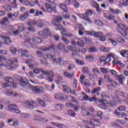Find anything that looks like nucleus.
<instances>
[{"label":"nucleus","instance_id":"4be33fe9","mask_svg":"<svg viewBox=\"0 0 128 128\" xmlns=\"http://www.w3.org/2000/svg\"><path fill=\"white\" fill-rule=\"evenodd\" d=\"M108 105L106 100H102L100 104H98V107L102 109L105 110L107 108Z\"/></svg>","mask_w":128,"mask_h":128},{"label":"nucleus","instance_id":"c9c22d12","mask_svg":"<svg viewBox=\"0 0 128 128\" xmlns=\"http://www.w3.org/2000/svg\"><path fill=\"white\" fill-rule=\"evenodd\" d=\"M60 8L61 10H64V12H68V7L66 5L62 4H60Z\"/></svg>","mask_w":128,"mask_h":128},{"label":"nucleus","instance_id":"5701e85b","mask_svg":"<svg viewBox=\"0 0 128 128\" xmlns=\"http://www.w3.org/2000/svg\"><path fill=\"white\" fill-rule=\"evenodd\" d=\"M58 49L64 52V54H68V51L66 50V46L64 43L60 42L58 45Z\"/></svg>","mask_w":128,"mask_h":128},{"label":"nucleus","instance_id":"4d7b16f0","mask_svg":"<svg viewBox=\"0 0 128 128\" xmlns=\"http://www.w3.org/2000/svg\"><path fill=\"white\" fill-rule=\"evenodd\" d=\"M68 115L72 117H75L76 114L74 112V111H72V110H68Z\"/></svg>","mask_w":128,"mask_h":128},{"label":"nucleus","instance_id":"a19ab883","mask_svg":"<svg viewBox=\"0 0 128 128\" xmlns=\"http://www.w3.org/2000/svg\"><path fill=\"white\" fill-rule=\"evenodd\" d=\"M64 74L65 77H66L68 78H72L74 77L73 74H70L68 72H64Z\"/></svg>","mask_w":128,"mask_h":128},{"label":"nucleus","instance_id":"864d4df0","mask_svg":"<svg viewBox=\"0 0 128 128\" xmlns=\"http://www.w3.org/2000/svg\"><path fill=\"white\" fill-rule=\"evenodd\" d=\"M100 50L105 53H106L109 52L110 49L108 48L102 46L100 47Z\"/></svg>","mask_w":128,"mask_h":128},{"label":"nucleus","instance_id":"3c124183","mask_svg":"<svg viewBox=\"0 0 128 128\" xmlns=\"http://www.w3.org/2000/svg\"><path fill=\"white\" fill-rule=\"evenodd\" d=\"M90 4L93 8H96L99 6L98 4L94 0H91L90 2Z\"/></svg>","mask_w":128,"mask_h":128},{"label":"nucleus","instance_id":"09e8293b","mask_svg":"<svg viewBox=\"0 0 128 128\" xmlns=\"http://www.w3.org/2000/svg\"><path fill=\"white\" fill-rule=\"evenodd\" d=\"M63 90L64 92L68 94L70 92V88L69 87L66 86V85H64Z\"/></svg>","mask_w":128,"mask_h":128},{"label":"nucleus","instance_id":"f03ea898","mask_svg":"<svg viewBox=\"0 0 128 128\" xmlns=\"http://www.w3.org/2000/svg\"><path fill=\"white\" fill-rule=\"evenodd\" d=\"M20 86L28 90H32L33 92L36 93H38L40 92V88L38 87H34L28 84V81L26 78H21L20 80Z\"/></svg>","mask_w":128,"mask_h":128},{"label":"nucleus","instance_id":"69168bd1","mask_svg":"<svg viewBox=\"0 0 128 128\" xmlns=\"http://www.w3.org/2000/svg\"><path fill=\"white\" fill-rule=\"evenodd\" d=\"M62 80V78L60 76H56V82L57 84L60 83L61 80Z\"/></svg>","mask_w":128,"mask_h":128},{"label":"nucleus","instance_id":"dca6fc26","mask_svg":"<svg viewBox=\"0 0 128 128\" xmlns=\"http://www.w3.org/2000/svg\"><path fill=\"white\" fill-rule=\"evenodd\" d=\"M38 34L40 36H42L44 38H46L49 36H51L50 32L48 28L45 29L44 30H40L38 32Z\"/></svg>","mask_w":128,"mask_h":128},{"label":"nucleus","instance_id":"338daca9","mask_svg":"<svg viewBox=\"0 0 128 128\" xmlns=\"http://www.w3.org/2000/svg\"><path fill=\"white\" fill-rule=\"evenodd\" d=\"M90 80L92 81L95 82L97 80V77L96 76L94 75H90Z\"/></svg>","mask_w":128,"mask_h":128},{"label":"nucleus","instance_id":"de8ad7c7","mask_svg":"<svg viewBox=\"0 0 128 128\" xmlns=\"http://www.w3.org/2000/svg\"><path fill=\"white\" fill-rule=\"evenodd\" d=\"M28 16V13H25L24 14L20 16V20H24Z\"/></svg>","mask_w":128,"mask_h":128},{"label":"nucleus","instance_id":"cd10ccee","mask_svg":"<svg viewBox=\"0 0 128 128\" xmlns=\"http://www.w3.org/2000/svg\"><path fill=\"white\" fill-rule=\"evenodd\" d=\"M52 124L58 128H67V126L66 125L60 123L52 122Z\"/></svg>","mask_w":128,"mask_h":128},{"label":"nucleus","instance_id":"f8f14e48","mask_svg":"<svg viewBox=\"0 0 128 128\" xmlns=\"http://www.w3.org/2000/svg\"><path fill=\"white\" fill-rule=\"evenodd\" d=\"M5 110L12 113L20 114L21 112L17 109L16 105L10 104L5 108Z\"/></svg>","mask_w":128,"mask_h":128},{"label":"nucleus","instance_id":"ea45409f","mask_svg":"<svg viewBox=\"0 0 128 128\" xmlns=\"http://www.w3.org/2000/svg\"><path fill=\"white\" fill-rule=\"evenodd\" d=\"M64 107V106L61 104H56L55 106V109L60 111V110H62V108Z\"/></svg>","mask_w":128,"mask_h":128},{"label":"nucleus","instance_id":"393cba45","mask_svg":"<svg viewBox=\"0 0 128 128\" xmlns=\"http://www.w3.org/2000/svg\"><path fill=\"white\" fill-rule=\"evenodd\" d=\"M44 21L43 20H38V21H36V26L38 28H42L44 26Z\"/></svg>","mask_w":128,"mask_h":128},{"label":"nucleus","instance_id":"9d476101","mask_svg":"<svg viewBox=\"0 0 128 128\" xmlns=\"http://www.w3.org/2000/svg\"><path fill=\"white\" fill-rule=\"evenodd\" d=\"M40 50L42 51L43 52H54V54H56L58 55L59 54L58 50H56V46L54 45V44H50V46H48L47 47H43L40 48Z\"/></svg>","mask_w":128,"mask_h":128},{"label":"nucleus","instance_id":"6ab92c4d","mask_svg":"<svg viewBox=\"0 0 128 128\" xmlns=\"http://www.w3.org/2000/svg\"><path fill=\"white\" fill-rule=\"evenodd\" d=\"M92 14V11H91V10H88V11H86V14L83 15L84 20H86L89 24H92V21L90 20L88 16H90Z\"/></svg>","mask_w":128,"mask_h":128},{"label":"nucleus","instance_id":"473e14b6","mask_svg":"<svg viewBox=\"0 0 128 128\" xmlns=\"http://www.w3.org/2000/svg\"><path fill=\"white\" fill-rule=\"evenodd\" d=\"M101 90V88L100 87H98L96 88H94V89L92 90V91L91 92V93L92 94H96L97 95H99L100 94V93L99 92V91H100Z\"/></svg>","mask_w":128,"mask_h":128},{"label":"nucleus","instance_id":"774afa93","mask_svg":"<svg viewBox=\"0 0 128 128\" xmlns=\"http://www.w3.org/2000/svg\"><path fill=\"white\" fill-rule=\"evenodd\" d=\"M100 70L102 74H107L108 72L106 69L104 68H100Z\"/></svg>","mask_w":128,"mask_h":128},{"label":"nucleus","instance_id":"f704fd0d","mask_svg":"<svg viewBox=\"0 0 128 128\" xmlns=\"http://www.w3.org/2000/svg\"><path fill=\"white\" fill-rule=\"evenodd\" d=\"M6 94L8 96H17V94L16 92H13L12 91L10 90H7L5 92Z\"/></svg>","mask_w":128,"mask_h":128},{"label":"nucleus","instance_id":"6e6d98bb","mask_svg":"<svg viewBox=\"0 0 128 128\" xmlns=\"http://www.w3.org/2000/svg\"><path fill=\"white\" fill-rule=\"evenodd\" d=\"M2 8H4L6 12H10L12 10V7L10 5L3 6Z\"/></svg>","mask_w":128,"mask_h":128},{"label":"nucleus","instance_id":"20e7f679","mask_svg":"<svg viewBox=\"0 0 128 128\" xmlns=\"http://www.w3.org/2000/svg\"><path fill=\"white\" fill-rule=\"evenodd\" d=\"M126 80V77L124 75H122L118 76V80H116V82H110L111 85H108V88L111 90H113L116 86L123 85L124 84V81Z\"/></svg>","mask_w":128,"mask_h":128},{"label":"nucleus","instance_id":"5fc2aeb1","mask_svg":"<svg viewBox=\"0 0 128 128\" xmlns=\"http://www.w3.org/2000/svg\"><path fill=\"white\" fill-rule=\"evenodd\" d=\"M100 62L101 64H104V62H106V56H100Z\"/></svg>","mask_w":128,"mask_h":128},{"label":"nucleus","instance_id":"c03bdc74","mask_svg":"<svg viewBox=\"0 0 128 128\" xmlns=\"http://www.w3.org/2000/svg\"><path fill=\"white\" fill-rule=\"evenodd\" d=\"M116 102L114 100H110V102L108 103V105L112 107L116 106Z\"/></svg>","mask_w":128,"mask_h":128},{"label":"nucleus","instance_id":"680f3d73","mask_svg":"<svg viewBox=\"0 0 128 128\" xmlns=\"http://www.w3.org/2000/svg\"><path fill=\"white\" fill-rule=\"evenodd\" d=\"M18 122H19V121L18 120L15 118H14L12 126H17L18 125Z\"/></svg>","mask_w":128,"mask_h":128},{"label":"nucleus","instance_id":"4c0bfd02","mask_svg":"<svg viewBox=\"0 0 128 128\" xmlns=\"http://www.w3.org/2000/svg\"><path fill=\"white\" fill-rule=\"evenodd\" d=\"M27 24L30 26H36V21L34 20H30L27 22Z\"/></svg>","mask_w":128,"mask_h":128},{"label":"nucleus","instance_id":"603ef678","mask_svg":"<svg viewBox=\"0 0 128 128\" xmlns=\"http://www.w3.org/2000/svg\"><path fill=\"white\" fill-rule=\"evenodd\" d=\"M31 116V115L30 114H26V113H23L20 115V117L22 118H28L30 117Z\"/></svg>","mask_w":128,"mask_h":128},{"label":"nucleus","instance_id":"7c9ffc66","mask_svg":"<svg viewBox=\"0 0 128 128\" xmlns=\"http://www.w3.org/2000/svg\"><path fill=\"white\" fill-rule=\"evenodd\" d=\"M2 38L4 40V43L6 44H10L12 42L10 38H6V36H2Z\"/></svg>","mask_w":128,"mask_h":128},{"label":"nucleus","instance_id":"4468645a","mask_svg":"<svg viewBox=\"0 0 128 128\" xmlns=\"http://www.w3.org/2000/svg\"><path fill=\"white\" fill-rule=\"evenodd\" d=\"M23 106L28 108H32L37 107L38 104L33 100L26 101L24 102Z\"/></svg>","mask_w":128,"mask_h":128},{"label":"nucleus","instance_id":"8fccbe9b","mask_svg":"<svg viewBox=\"0 0 128 128\" xmlns=\"http://www.w3.org/2000/svg\"><path fill=\"white\" fill-rule=\"evenodd\" d=\"M72 4L76 8H78L80 6V3L77 2V0H72Z\"/></svg>","mask_w":128,"mask_h":128},{"label":"nucleus","instance_id":"7ed1b4c3","mask_svg":"<svg viewBox=\"0 0 128 128\" xmlns=\"http://www.w3.org/2000/svg\"><path fill=\"white\" fill-rule=\"evenodd\" d=\"M40 71L42 72V74L43 75L48 76L47 79V80L48 82H53L52 78L54 77V72H53L52 71L48 72V71L44 70V69H41L40 70L38 68H35L34 70V74H39Z\"/></svg>","mask_w":128,"mask_h":128},{"label":"nucleus","instance_id":"49530a36","mask_svg":"<svg viewBox=\"0 0 128 128\" xmlns=\"http://www.w3.org/2000/svg\"><path fill=\"white\" fill-rule=\"evenodd\" d=\"M94 56L92 55H87L86 56V60L88 62H92L94 60Z\"/></svg>","mask_w":128,"mask_h":128},{"label":"nucleus","instance_id":"423d86ee","mask_svg":"<svg viewBox=\"0 0 128 128\" xmlns=\"http://www.w3.org/2000/svg\"><path fill=\"white\" fill-rule=\"evenodd\" d=\"M24 53H28V51L26 50H21V55L22 56H25L26 58H28V60L26 61V64H33L34 66H37L38 64L34 62V58L32 56H28V54H26Z\"/></svg>","mask_w":128,"mask_h":128},{"label":"nucleus","instance_id":"e2e57ef3","mask_svg":"<svg viewBox=\"0 0 128 128\" xmlns=\"http://www.w3.org/2000/svg\"><path fill=\"white\" fill-rule=\"evenodd\" d=\"M2 24H8V18H4Z\"/></svg>","mask_w":128,"mask_h":128},{"label":"nucleus","instance_id":"9b49d317","mask_svg":"<svg viewBox=\"0 0 128 128\" xmlns=\"http://www.w3.org/2000/svg\"><path fill=\"white\" fill-rule=\"evenodd\" d=\"M45 6H46V11L49 12H56V4L54 2L51 3L50 4L46 3L45 4Z\"/></svg>","mask_w":128,"mask_h":128},{"label":"nucleus","instance_id":"c756f323","mask_svg":"<svg viewBox=\"0 0 128 128\" xmlns=\"http://www.w3.org/2000/svg\"><path fill=\"white\" fill-rule=\"evenodd\" d=\"M36 100L40 106H42V107H44V108L46 107V102L43 100H42V99H40V98H38Z\"/></svg>","mask_w":128,"mask_h":128},{"label":"nucleus","instance_id":"0e129e2a","mask_svg":"<svg viewBox=\"0 0 128 128\" xmlns=\"http://www.w3.org/2000/svg\"><path fill=\"white\" fill-rule=\"evenodd\" d=\"M62 40L64 41V44L66 45H68L69 44V41L68 40V39L64 37V36H62Z\"/></svg>","mask_w":128,"mask_h":128},{"label":"nucleus","instance_id":"79ce46f5","mask_svg":"<svg viewBox=\"0 0 128 128\" xmlns=\"http://www.w3.org/2000/svg\"><path fill=\"white\" fill-rule=\"evenodd\" d=\"M88 51L89 53H94V52H98V50L96 48H89L88 50Z\"/></svg>","mask_w":128,"mask_h":128},{"label":"nucleus","instance_id":"2eb2a0df","mask_svg":"<svg viewBox=\"0 0 128 128\" xmlns=\"http://www.w3.org/2000/svg\"><path fill=\"white\" fill-rule=\"evenodd\" d=\"M67 48L68 50H70V51H72V52H86V48H82V49H80V48H76V46H68L67 47Z\"/></svg>","mask_w":128,"mask_h":128},{"label":"nucleus","instance_id":"f3484780","mask_svg":"<svg viewBox=\"0 0 128 128\" xmlns=\"http://www.w3.org/2000/svg\"><path fill=\"white\" fill-rule=\"evenodd\" d=\"M5 56H0V66H4L7 70L12 69V67L10 66L6 65L4 62H2V60H6Z\"/></svg>","mask_w":128,"mask_h":128},{"label":"nucleus","instance_id":"a18cd8bd","mask_svg":"<svg viewBox=\"0 0 128 128\" xmlns=\"http://www.w3.org/2000/svg\"><path fill=\"white\" fill-rule=\"evenodd\" d=\"M120 54L123 58H125V55H128V50H122L120 52Z\"/></svg>","mask_w":128,"mask_h":128},{"label":"nucleus","instance_id":"1a4fd4ad","mask_svg":"<svg viewBox=\"0 0 128 128\" xmlns=\"http://www.w3.org/2000/svg\"><path fill=\"white\" fill-rule=\"evenodd\" d=\"M117 30L122 36H128V28L125 24H118Z\"/></svg>","mask_w":128,"mask_h":128},{"label":"nucleus","instance_id":"412c9836","mask_svg":"<svg viewBox=\"0 0 128 128\" xmlns=\"http://www.w3.org/2000/svg\"><path fill=\"white\" fill-rule=\"evenodd\" d=\"M52 64L54 65H62V61L61 58H56L55 56L52 60Z\"/></svg>","mask_w":128,"mask_h":128},{"label":"nucleus","instance_id":"2f4dec72","mask_svg":"<svg viewBox=\"0 0 128 128\" xmlns=\"http://www.w3.org/2000/svg\"><path fill=\"white\" fill-rule=\"evenodd\" d=\"M104 79L106 80V81L108 82H114V80L110 78V76L108 74H105L104 76Z\"/></svg>","mask_w":128,"mask_h":128},{"label":"nucleus","instance_id":"37998d69","mask_svg":"<svg viewBox=\"0 0 128 128\" xmlns=\"http://www.w3.org/2000/svg\"><path fill=\"white\" fill-rule=\"evenodd\" d=\"M14 62H18V60H16V61L14 60H12V59H6V62L8 64H14Z\"/></svg>","mask_w":128,"mask_h":128},{"label":"nucleus","instance_id":"b1692460","mask_svg":"<svg viewBox=\"0 0 128 128\" xmlns=\"http://www.w3.org/2000/svg\"><path fill=\"white\" fill-rule=\"evenodd\" d=\"M110 74H112L116 77L117 78V79L116 80H118V78L120 76H124V74H121L118 76V72H117L116 71L114 70H110Z\"/></svg>","mask_w":128,"mask_h":128},{"label":"nucleus","instance_id":"0eeeda50","mask_svg":"<svg viewBox=\"0 0 128 128\" xmlns=\"http://www.w3.org/2000/svg\"><path fill=\"white\" fill-rule=\"evenodd\" d=\"M28 34V32H24V36L22 35H20V38H21V39L24 40H25L24 42V45L26 46H31L32 48H36V46L34 44H32V43H29V41L30 40V37H27V36Z\"/></svg>","mask_w":128,"mask_h":128},{"label":"nucleus","instance_id":"58836bf2","mask_svg":"<svg viewBox=\"0 0 128 128\" xmlns=\"http://www.w3.org/2000/svg\"><path fill=\"white\" fill-rule=\"evenodd\" d=\"M78 26L80 29L78 32V34L80 36H82L83 35L82 30H84V26L82 25V24H78Z\"/></svg>","mask_w":128,"mask_h":128},{"label":"nucleus","instance_id":"a211bd4d","mask_svg":"<svg viewBox=\"0 0 128 128\" xmlns=\"http://www.w3.org/2000/svg\"><path fill=\"white\" fill-rule=\"evenodd\" d=\"M87 34L97 38H100V36H103V33L100 32H95L94 31H88Z\"/></svg>","mask_w":128,"mask_h":128},{"label":"nucleus","instance_id":"ddd939ff","mask_svg":"<svg viewBox=\"0 0 128 128\" xmlns=\"http://www.w3.org/2000/svg\"><path fill=\"white\" fill-rule=\"evenodd\" d=\"M91 42L90 40L82 37L76 42V44L80 46V48H84V43L86 42Z\"/></svg>","mask_w":128,"mask_h":128},{"label":"nucleus","instance_id":"72a5a7b5","mask_svg":"<svg viewBox=\"0 0 128 128\" xmlns=\"http://www.w3.org/2000/svg\"><path fill=\"white\" fill-rule=\"evenodd\" d=\"M34 4H36L38 6H39V8H40V10H43L44 12H46V9L42 6H41V4H40L38 0H36L35 2H34Z\"/></svg>","mask_w":128,"mask_h":128},{"label":"nucleus","instance_id":"6e6552de","mask_svg":"<svg viewBox=\"0 0 128 128\" xmlns=\"http://www.w3.org/2000/svg\"><path fill=\"white\" fill-rule=\"evenodd\" d=\"M83 122L88 125L87 128H94L95 126H99L100 124V122L95 119H92L90 122H88L86 120H83Z\"/></svg>","mask_w":128,"mask_h":128},{"label":"nucleus","instance_id":"f257e3e1","mask_svg":"<svg viewBox=\"0 0 128 128\" xmlns=\"http://www.w3.org/2000/svg\"><path fill=\"white\" fill-rule=\"evenodd\" d=\"M62 20V18L60 16H56V19L52 21V23L54 26H55L56 28V30H59L61 31V34L63 36H66L68 38H70L72 36V34H67L66 33V30L64 28L63 26L60 24H59V22Z\"/></svg>","mask_w":128,"mask_h":128},{"label":"nucleus","instance_id":"a878e982","mask_svg":"<svg viewBox=\"0 0 128 128\" xmlns=\"http://www.w3.org/2000/svg\"><path fill=\"white\" fill-rule=\"evenodd\" d=\"M32 42L36 44H40L42 42V40L41 38L34 36L33 38H32Z\"/></svg>","mask_w":128,"mask_h":128},{"label":"nucleus","instance_id":"bf43d9fd","mask_svg":"<svg viewBox=\"0 0 128 128\" xmlns=\"http://www.w3.org/2000/svg\"><path fill=\"white\" fill-rule=\"evenodd\" d=\"M87 112H88L87 110H86L84 106H82V108L81 114H82V115L86 116Z\"/></svg>","mask_w":128,"mask_h":128},{"label":"nucleus","instance_id":"39448f33","mask_svg":"<svg viewBox=\"0 0 128 128\" xmlns=\"http://www.w3.org/2000/svg\"><path fill=\"white\" fill-rule=\"evenodd\" d=\"M4 80L7 82L2 83V87L4 88H6L10 86L14 88L16 87V84L14 82V80L13 78L7 76L4 78Z\"/></svg>","mask_w":128,"mask_h":128},{"label":"nucleus","instance_id":"e433bc0d","mask_svg":"<svg viewBox=\"0 0 128 128\" xmlns=\"http://www.w3.org/2000/svg\"><path fill=\"white\" fill-rule=\"evenodd\" d=\"M104 18H106L108 20H113L114 18L113 16L110 15L108 14L104 13Z\"/></svg>","mask_w":128,"mask_h":128},{"label":"nucleus","instance_id":"c85d7f7f","mask_svg":"<svg viewBox=\"0 0 128 128\" xmlns=\"http://www.w3.org/2000/svg\"><path fill=\"white\" fill-rule=\"evenodd\" d=\"M34 120L35 122L38 124L39 122L42 120L46 122L48 121V120H45L42 117L40 116H37L36 118H34Z\"/></svg>","mask_w":128,"mask_h":128},{"label":"nucleus","instance_id":"13d9d810","mask_svg":"<svg viewBox=\"0 0 128 128\" xmlns=\"http://www.w3.org/2000/svg\"><path fill=\"white\" fill-rule=\"evenodd\" d=\"M36 54L38 55V57L40 58H43L44 57V54L40 51L36 52Z\"/></svg>","mask_w":128,"mask_h":128},{"label":"nucleus","instance_id":"bb28decb","mask_svg":"<svg viewBox=\"0 0 128 128\" xmlns=\"http://www.w3.org/2000/svg\"><path fill=\"white\" fill-rule=\"evenodd\" d=\"M65 98H66V100H68V101H70V100H70V102H73L75 104H78V101L76 100V98H74L72 96H65Z\"/></svg>","mask_w":128,"mask_h":128},{"label":"nucleus","instance_id":"aec40b11","mask_svg":"<svg viewBox=\"0 0 128 128\" xmlns=\"http://www.w3.org/2000/svg\"><path fill=\"white\" fill-rule=\"evenodd\" d=\"M66 96L62 94H56L54 95V98L56 100H60L62 102H64L65 101Z\"/></svg>","mask_w":128,"mask_h":128},{"label":"nucleus","instance_id":"052dcab7","mask_svg":"<svg viewBox=\"0 0 128 128\" xmlns=\"http://www.w3.org/2000/svg\"><path fill=\"white\" fill-rule=\"evenodd\" d=\"M26 30V27L24 24H22L18 27V30L20 32H24Z\"/></svg>","mask_w":128,"mask_h":128}]
</instances>
